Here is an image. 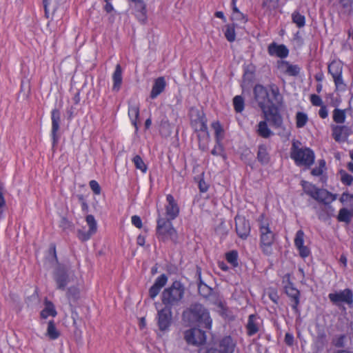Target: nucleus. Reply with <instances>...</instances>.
I'll list each match as a JSON object with an SVG mask.
<instances>
[{"instance_id":"f257e3e1","label":"nucleus","mask_w":353,"mask_h":353,"mask_svg":"<svg viewBox=\"0 0 353 353\" xmlns=\"http://www.w3.org/2000/svg\"><path fill=\"white\" fill-rule=\"evenodd\" d=\"M253 92L254 99L261 109L265 120L272 127L276 129L281 128L283 119L280 113V108L283 98L279 87L274 83L267 87L257 84L254 86Z\"/></svg>"},{"instance_id":"f03ea898","label":"nucleus","mask_w":353,"mask_h":353,"mask_svg":"<svg viewBox=\"0 0 353 353\" xmlns=\"http://www.w3.org/2000/svg\"><path fill=\"white\" fill-rule=\"evenodd\" d=\"M183 319L191 324H196L198 327L210 330L212 320L208 310L202 304L195 303L183 312Z\"/></svg>"},{"instance_id":"7ed1b4c3","label":"nucleus","mask_w":353,"mask_h":353,"mask_svg":"<svg viewBox=\"0 0 353 353\" xmlns=\"http://www.w3.org/2000/svg\"><path fill=\"white\" fill-rule=\"evenodd\" d=\"M185 290V286L181 281H174L163 290L161 294L162 303L171 308L179 306L183 299Z\"/></svg>"},{"instance_id":"20e7f679","label":"nucleus","mask_w":353,"mask_h":353,"mask_svg":"<svg viewBox=\"0 0 353 353\" xmlns=\"http://www.w3.org/2000/svg\"><path fill=\"white\" fill-rule=\"evenodd\" d=\"M172 219H165L159 214L156 235L159 241L163 242L171 241L174 243L178 242V234L172 225Z\"/></svg>"},{"instance_id":"39448f33","label":"nucleus","mask_w":353,"mask_h":353,"mask_svg":"<svg viewBox=\"0 0 353 353\" xmlns=\"http://www.w3.org/2000/svg\"><path fill=\"white\" fill-rule=\"evenodd\" d=\"M291 158L295 163L299 165L310 167L314 162V153L309 148H299L296 143H292L290 152Z\"/></svg>"},{"instance_id":"423d86ee","label":"nucleus","mask_w":353,"mask_h":353,"mask_svg":"<svg viewBox=\"0 0 353 353\" xmlns=\"http://www.w3.org/2000/svg\"><path fill=\"white\" fill-rule=\"evenodd\" d=\"M261 248L264 254L270 256L272 254V245L275 239L274 233L270 230L268 223H261L259 226Z\"/></svg>"},{"instance_id":"0eeeda50","label":"nucleus","mask_w":353,"mask_h":353,"mask_svg":"<svg viewBox=\"0 0 353 353\" xmlns=\"http://www.w3.org/2000/svg\"><path fill=\"white\" fill-rule=\"evenodd\" d=\"M234 345L230 336L223 338L219 344H209L199 349V353H232Z\"/></svg>"},{"instance_id":"6e6552de","label":"nucleus","mask_w":353,"mask_h":353,"mask_svg":"<svg viewBox=\"0 0 353 353\" xmlns=\"http://www.w3.org/2000/svg\"><path fill=\"white\" fill-rule=\"evenodd\" d=\"M328 298L333 305L341 307L344 304L353 307V292L349 288L336 291L328 294Z\"/></svg>"},{"instance_id":"1a4fd4ad","label":"nucleus","mask_w":353,"mask_h":353,"mask_svg":"<svg viewBox=\"0 0 353 353\" xmlns=\"http://www.w3.org/2000/svg\"><path fill=\"white\" fill-rule=\"evenodd\" d=\"M157 320L161 332L168 331L172 323V308L164 305L163 308L158 311Z\"/></svg>"},{"instance_id":"9d476101","label":"nucleus","mask_w":353,"mask_h":353,"mask_svg":"<svg viewBox=\"0 0 353 353\" xmlns=\"http://www.w3.org/2000/svg\"><path fill=\"white\" fill-rule=\"evenodd\" d=\"M184 339L188 344L199 345L205 343L206 334L201 327H194L184 332Z\"/></svg>"},{"instance_id":"9b49d317","label":"nucleus","mask_w":353,"mask_h":353,"mask_svg":"<svg viewBox=\"0 0 353 353\" xmlns=\"http://www.w3.org/2000/svg\"><path fill=\"white\" fill-rule=\"evenodd\" d=\"M235 230L238 236L245 240L250 234L251 226L250 221L244 216L236 215L234 218Z\"/></svg>"},{"instance_id":"f8f14e48","label":"nucleus","mask_w":353,"mask_h":353,"mask_svg":"<svg viewBox=\"0 0 353 353\" xmlns=\"http://www.w3.org/2000/svg\"><path fill=\"white\" fill-rule=\"evenodd\" d=\"M313 208L321 221L326 222L334 216L335 210L329 203L315 204Z\"/></svg>"},{"instance_id":"ddd939ff","label":"nucleus","mask_w":353,"mask_h":353,"mask_svg":"<svg viewBox=\"0 0 353 353\" xmlns=\"http://www.w3.org/2000/svg\"><path fill=\"white\" fill-rule=\"evenodd\" d=\"M332 136L338 143L345 142L348 137L352 134L351 127L347 125H332Z\"/></svg>"},{"instance_id":"4468645a","label":"nucleus","mask_w":353,"mask_h":353,"mask_svg":"<svg viewBox=\"0 0 353 353\" xmlns=\"http://www.w3.org/2000/svg\"><path fill=\"white\" fill-rule=\"evenodd\" d=\"M53 277L59 290H64L70 282L68 271L63 266H59L54 270Z\"/></svg>"},{"instance_id":"2eb2a0df","label":"nucleus","mask_w":353,"mask_h":353,"mask_svg":"<svg viewBox=\"0 0 353 353\" xmlns=\"http://www.w3.org/2000/svg\"><path fill=\"white\" fill-rule=\"evenodd\" d=\"M285 291L288 296L292 302V308L295 313L299 314L298 306L300 303V292L295 288L292 283H289L285 287Z\"/></svg>"},{"instance_id":"dca6fc26","label":"nucleus","mask_w":353,"mask_h":353,"mask_svg":"<svg viewBox=\"0 0 353 353\" xmlns=\"http://www.w3.org/2000/svg\"><path fill=\"white\" fill-rule=\"evenodd\" d=\"M167 205H165V219L174 220L179 214V207L172 194L166 196Z\"/></svg>"},{"instance_id":"f3484780","label":"nucleus","mask_w":353,"mask_h":353,"mask_svg":"<svg viewBox=\"0 0 353 353\" xmlns=\"http://www.w3.org/2000/svg\"><path fill=\"white\" fill-rule=\"evenodd\" d=\"M51 119H52V137L53 140V144H56L58 141L57 132L60 128L61 123V112L55 108L51 112Z\"/></svg>"},{"instance_id":"a211bd4d","label":"nucleus","mask_w":353,"mask_h":353,"mask_svg":"<svg viewBox=\"0 0 353 353\" xmlns=\"http://www.w3.org/2000/svg\"><path fill=\"white\" fill-rule=\"evenodd\" d=\"M268 52L270 56H276L281 59L285 58L289 54V50L285 45H278L274 42L269 45Z\"/></svg>"},{"instance_id":"6ab92c4d","label":"nucleus","mask_w":353,"mask_h":353,"mask_svg":"<svg viewBox=\"0 0 353 353\" xmlns=\"http://www.w3.org/2000/svg\"><path fill=\"white\" fill-rule=\"evenodd\" d=\"M168 281V276L165 274H162L157 277L154 283L149 289V296L154 299L159 293L160 290L164 287Z\"/></svg>"},{"instance_id":"aec40b11","label":"nucleus","mask_w":353,"mask_h":353,"mask_svg":"<svg viewBox=\"0 0 353 353\" xmlns=\"http://www.w3.org/2000/svg\"><path fill=\"white\" fill-rule=\"evenodd\" d=\"M313 199L318 201V203H329L331 204L336 199V194H334L325 189L319 188Z\"/></svg>"},{"instance_id":"412c9836","label":"nucleus","mask_w":353,"mask_h":353,"mask_svg":"<svg viewBox=\"0 0 353 353\" xmlns=\"http://www.w3.org/2000/svg\"><path fill=\"white\" fill-rule=\"evenodd\" d=\"M166 81L163 77H160L156 79L150 92V98L152 99L157 98L161 93L164 91Z\"/></svg>"},{"instance_id":"4be33fe9","label":"nucleus","mask_w":353,"mask_h":353,"mask_svg":"<svg viewBox=\"0 0 353 353\" xmlns=\"http://www.w3.org/2000/svg\"><path fill=\"white\" fill-rule=\"evenodd\" d=\"M196 274H198V279H199V283H198V291L201 296H203L204 298H208L212 292V289L210 288L208 285H207L205 283H204L201 279V268H197L196 269Z\"/></svg>"},{"instance_id":"5701e85b","label":"nucleus","mask_w":353,"mask_h":353,"mask_svg":"<svg viewBox=\"0 0 353 353\" xmlns=\"http://www.w3.org/2000/svg\"><path fill=\"white\" fill-rule=\"evenodd\" d=\"M259 317L256 314H250L248 316L246 325L247 334L250 336L254 335L259 331L257 320Z\"/></svg>"},{"instance_id":"b1692460","label":"nucleus","mask_w":353,"mask_h":353,"mask_svg":"<svg viewBox=\"0 0 353 353\" xmlns=\"http://www.w3.org/2000/svg\"><path fill=\"white\" fill-rule=\"evenodd\" d=\"M279 68H285V72L290 76H297L300 72V68L297 65H292L288 61H278Z\"/></svg>"},{"instance_id":"393cba45","label":"nucleus","mask_w":353,"mask_h":353,"mask_svg":"<svg viewBox=\"0 0 353 353\" xmlns=\"http://www.w3.org/2000/svg\"><path fill=\"white\" fill-rule=\"evenodd\" d=\"M256 158L262 165H267L270 162V157L266 145L261 144L259 145Z\"/></svg>"},{"instance_id":"a878e982","label":"nucleus","mask_w":353,"mask_h":353,"mask_svg":"<svg viewBox=\"0 0 353 353\" xmlns=\"http://www.w3.org/2000/svg\"><path fill=\"white\" fill-rule=\"evenodd\" d=\"M113 86L112 90L114 91H119L122 83V69L120 64H117L115 67V70L112 75Z\"/></svg>"},{"instance_id":"bb28decb","label":"nucleus","mask_w":353,"mask_h":353,"mask_svg":"<svg viewBox=\"0 0 353 353\" xmlns=\"http://www.w3.org/2000/svg\"><path fill=\"white\" fill-rule=\"evenodd\" d=\"M57 312L54 304L50 301H45V307L41 310L40 316L42 319H47L49 316H56Z\"/></svg>"},{"instance_id":"cd10ccee","label":"nucleus","mask_w":353,"mask_h":353,"mask_svg":"<svg viewBox=\"0 0 353 353\" xmlns=\"http://www.w3.org/2000/svg\"><path fill=\"white\" fill-rule=\"evenodd\" d=\"M327 343V336L325 333L323 331L319 332L314 341V347L316 352H321Z\"/></svg>"},{"instance_id":"c85d7f7f","label":"nucleus","mask_w":353,"mask_h":353,"mask_svg":"<svg viewBox=\"0 0 353 353\" xmlns=\"http://www.w3.org/2000/svg\"><path fill=\"white\" fill-rule=\"evenodd\" d=\"M257 134L265 139L269 138L273 134V132L268 126V121L265 120L261 121L258 124Z\"/></svg>"},{"instance_id":"c756f323","label":"nucleus","mask_w":353,"mask_h":353,"mask_svg":"<svg viewBox=\"0 0 353 353\" xmlns=\"http://www.w3.org/2000/svg\"><path fill=\"white\" fill-rule=\"evenodd\" d=\"M343 65L341 62L336 61H332L328 65V72L332 78L342 74Z\"/></svg>"},{"instance_id":"7c9ffc66","label":"nucleus","mask_w":353,"mask_h":353,"mask_svg":"<svg viewBox=\"0 0 353 353\" xmlns=\"http://www.w3.org/2000/svg\"><path fill=\"white\" fill-rule=\"evenodd\" d=\"M46 336L51 340H55L60 336V332L57 329L53 320L50 321L48 323Z\"/></svg>"},{"instance_id":"2f4dec72","label":"nucleus","mask_w":353,"mask_h":353,"mask_svg":"<svg viewBox=\"0 0 353 353\" xmlns=\"http://www.w3.org/2000/svg\"><path fill=\"white\" fill-rule=\"evenodd\" d=\"M190 117L191 119V123L200 121V120H207L203 111L196 108H190Z\"/></svg>"},{"instance_id":"473e14b6","label":"nucleus","mask_w":353,"mask_h":353,"mask_svg":"<svg viewBox=\"0 0 353 353\" xmlns=\"http://www.w3.org/2000/svg\"><path fill=\"white\" fill-rule=\"evenodd\" d=\"M135 3V9L137 17L139 19L144 21L145 19L146 8L143 0H130Z\"/></svg>"},{"instance_id":"72a5a7b5","label":"nucleus","mask_w":353,"mask_h":353,"mask_svg":"<svg viewBox=\"0 0 353 353\" xmlns=\"http://www.w3.org/2000/svg\"><path fill=\"white\" fill-rule=\"evenodd\" d=\"M66 296L69 300L70 304L71 305V302H77L80 298V290L76 286L70 287L66 292Z\"/></svg>"},{"instance_id":"f704fd0d","label":"nucleus","mask_w":353,"mask_h":353,"mask_svg":"<svg viewBox=\"0 0 353 353\" xmlns=\"http://www.w3.org/2000/svg\"><path fill=\"white\" fill-rule=\"evenodd\" d=\"M159 132L162 137H169L172 134V126L168 119L161 120L159 126Z\"/></svg>"},{"instance_id":"c9c22d12","label":"nucleus","mask_w":353,"mask_h":353,"mask_svg":"<svg viewBox=\"0 0 353 353\" xmlns=\"http://www.w3.org/2000/svg\"><path fill=\"white\" fill-rule=\"evenodd\" d=\"M128 115L133 125L137 128V121L139 116V107L137 105H131L128 108Z\"/></svg>"},{"instance_id":"e433bc0d","label":"nucleus","mask_w":353,"mask_h":353,"mask_svg":"<svg viewBox=\"0 0 353 353\" xmlns=\"http://www.w3.org/2000/svg\"><path fill=\"white\" fill-rule=\"evenodd\" d=\"M352 213L347 208H341L339 210V214L337 216V220L339 222H345L346 223H349L351 221Z\"/></svg>"},{"instance_id":"4c0bfd02","label":"nucleus","mask_w":353,"mask_h":353,"mask_svg":"<svg viewBox=\"0 0 353 353\" xmlns=\"http://www.w3.org/2000/svg\"><path fill=\"white\" fill-rule=\"evenodd\" d=\"M292 21L299 28H303L305 25V17L298 11H294L292 14Z\"/></svg>"},{"instance_id":"58836bf2","label":"nucleus","mask_w":353,"mask_h":353,"mask_svg":"<svg viewBox=\"0 0 353 353\" xmlns=\"http://www.w3.org/2000/svg\"><path fill=\"white\" fill-rule=\"evenodd\" d=\"M238 256L239 254L236 250H231L225 254V259L233 267L236 268L239 265Z\"/></svg>"},{"instance_id":"ea45409f","label":"nucleus","mask_w":353,"mask_h":353,"mask_svg":"<svg viewBox=\"0 0 353 353\" xmlns=\"http://www.w3.org/2000/svg\"><path fill=\"white\" fill-rule=\"evenodd\" d=\"M346 118L345 110L336 108L333 111V120L336 123H343Z\"/></svg>"},{"instance_id":"a19ab883","label":"nucleus","mask_w":353,"mask_h":353,"mask_svg":"<svg viewBox=\"0 0 353 353\" xmlns=\"http://www.w3.org/2000/svg\"><path fill=\"white\" fill-rule=\"evenodd\" d=\"M339 174L340 176V180L341 183L345 185H351L353 183V176L348 174L344 170H340L339 171Z\"/></svg>"},{"instance_id":"79ce46f5","label":"nucleus","mask_w":353,"mask_h":353,"mask_svg":"<svg viewBox=\"0 0 353 353\" xmlns=\"http://www.w3.org/2000/svg\"><path fill=\"white\" fill-rule=\"evenodd\" d=\"M224 34L229 42H233L236 38L234 24H228L225 26Z\"/></svg>"},{"instance_id":"37998d69","label":"nucleus","mask_w":353,"mask_h":353,"mask_svg":"<svg viewBox=\"0 0 353 353\" xmlns=\"http://www.w3.org/2000/svg\"><path fill=\"white\" fill-rule=\"evenodd\" d=\"M303 189L305 194L310 196L312 198L314 197L316 192L319 189L314 185L306 181H302Z\"/></svg>"},{"instance_id":"c03bdc74","label":"nucleus","mask_w":353,"mask_h":353,"mask_svg":"<svg viewBox=\"0 0 353 353\" xmlns=\"http://www.w3.org/2000/svg\"><path fill=\"white\" fill-rule=\"evenodd\" d=\"M233 105L236 112H241L244 110L245 106L243 98L240 95L235 96L233 99Z\"/></svg>"},{"instance_id":"a18cd8bd","label":"nucleus","mask_w":353,"mask_h":353,"mask_svg":"<svg viewBox=\"0 0 353 353\" xmlns=\"http://www.w3.org/2000/svg\"><path fill=\"white\" fill-rule=\"evenodd\" d=\"M296 127L303 128L306 125L307 122V115L304 112H299L296 113Z\"/></svg>"},{"instance_id":"49530a36","label":"nucleus","mask_w":353,"mask_h":353,"mask_svg":"<svg viewBox=\"0 0 353 353\" xmlns=\"http://www.w3.org/2000/svg\"><path fill=\"white\" fill-rule=\"evenodd\" d=\"M132 162L137 169L140 170L143 172H145L148 168L142 158L139 155H135L132 159Z\"/></svg>"},{"instance_id":"de8ad7c7","label":"nucleus","mask_w":353,"mask_h":353,"mask_svg":"<svg viewBox=\"0 0 353 353\" xmlns=\"http://www.w3.org/2000/svg\"><path fill=\"white\" fill-rule=\"evenodd\" d=\"M212 128L214 129L215 132V137L217 141L221 140L223 137V129L219 121H215L212 123Z\"/></svg>"},{"instance_id":"09e8293b","label":"nucleus","mask_w":353,"mask_h":353,"mask_svg":"<svg viewBox=\"0 0 353 353\" xmlns=\"http://www.w3.org/2000/svg\"><path fill=\"white\" fill-rule=\"evenodd\" d=\"M336 91L343 92L347 88V85L345 83L342 74L340 76L334 77L333 78Z\"/></svg>"},{"instance_id":"8fccbe9b","label":"nucleus","mask_w":353,"mask_h":353,"mask_svg":"<svg viewBox=\"0 0 353 353\" xmlns=\"http://www.w3.org/2000/svg\"><path fill=\"white\" fill-rule=\"evenodd\" d=\"M325 168V161L324 159L319 161V166L312 170L311 174L313 176H320L323 174V170Z\"/></svg>"},{"instance_id":"3c124183","label":"nucleus","mask_w":353,"mask_h":353,"mask_svg":"<svg viewBox=\"0 0 353 353\" xmlns=\"http://www.w3.org/2000/svg\"><path fill=\"white\" fill-rule=\"evenodd\" d=\"M195 131L207 132V120H200V121L191 123Z\"/></svg>"},{"instance_id":"603ef678","label":"nucleus","mask_w":353,"mask_h":353,"mask_svg":"<svg viewBox=\"0 0 353 353\" xmlns=\"http://www.w3.org/2000/svg\"><path fill=\"white\" fill-rule=\"evenodd\" d=\"M86 222L89 226V230H91V233H96L97 225L94 216L92 214L88 215L86 216Z\"/></svg>"},{"instance_id":"864d4df0","label":"nucleus","mask_w":353,"mask_h":353,"mask_svg":"<svg viewBox=\"0 0 353 353\" xmlns=\"http://www.w3.org/2000/svg\"><path fill=\"white\" fill-rule=\"evenodd\" d=\"M345 339V334H340L339 336H336L333 339L332 343L336 347H344Z\"/></svg>"},{"instance_id":"5fc2aeb1","label":"nucleus","mask_w":353,"mask_h":353,"mask_svg":"<svg viewBox=\"0 0 353 353\" xmlns=\"http://www.w3.org/2000/svg\"><path fill=\"white\" fill-rule=\"evenodd\" d=\"M304 236L305 234L303 230H299L296 232L294 239V245L296 248L303 245Z\"/></svg>"},{"instance_id":"6e6d98bb","label":"nucleus","mask_w":353,"mask_h":353,"mask_svg":"<svg viewBox=\"0 0 353 353\" xmlns=\"http://www.w3.org/2000/svg\"><path fill=\"white\" fill-rule=\"evenodd\" d=\"M94 233H91V230H88V231H84L82 230H79L77 232V236L79 239L82 241H86L88 239H90V237L94 234Z\"/></svg>"},{"instance_id":"4d7b16f0","label":"nucleus","mask_w":353,"mask_h":353,"mask_svg":"<svg viewBox=\"0 0 353 353\" xmlns=\"http://www.w3.org/2000/svg\"><path fill=\"white\" fill-rule=\"evenodd\" d=\"M49 254L50 255V258H49V261L52 263H57V256L56 253V245L54 243H51L49 248Z\"/></svg>"},{"instance_id":"13d9d810","label":"nucleus","mask_w":353,"mask_h":353,"mask_svg":"<svg viewBox=\"0 0 353 353\" xmlns=\"http://www.w3.org/2000/svg\"><path fill=\"white\" fill-rule=\"evenodd\" d=\"M279 0H262V7L268 9L277 7Z\"/></svg>"},{"instance_id":"bf43d9fd","label":"nucleus","mask_w":353,"mask_h":353,"mask_svg":"<svg viewBox=\"0 0 353 353\" xmlns=\"http://www.w3.org/2000/svg\"><path fill=\"white\" fill-rule=\"evenodd\" d=\"M89 185L91 190L95 194H99L101 193V187L97 181H90Z\"/></svg>"},{"instance_id":"052dcab7","label":"nucleus","mask_w":353,"mask_h":353,"mask_svg":"<svg viewBox=\"0 0 353 353\" xmlns=\"http://www.w3.org/2000/svg\"><path fill=\"white\" fill-rule=\"evenodd\" d=\"M59 226L64 230L68 229H71L72 228V224L70 221H69L65 217H62Z\"/></svg>"},{"instance_id":"680f3d73","label":"nucleus","mask_w":353,"mask_h":353,"mask_svg":"<svg viewBox=\"0 0 353 353\" xmlns=\"http://www.w3.org/2000/svg\"><path fill=\"white\" fill-rule=\"evenodd\" d=\"M310 101L314 106H321L323 105L321 98L315 94H311Z\"/></svg>"},{"instance_id":"e2e57ef3","label":"nucleus","mask_w":353,"mask_h":353,"mask_svg":"<svg viewBox=\"0 0 353 353\" xmlns=\"http://www.w3.org/2000/svg\"><path fill=\"white\" fill-rule=\"evenodd\" d=\"M232 19L235 21H240L245 23L247 19L243 13L237 12L236 13H232Z\"/></svg>"},{"instance_id":"0e129e2a","label":"nucleus","mask_w":353,"mask_h":353,"mask_svg":"<svg viewBox=\"0 0 353 353\" xmlns=\"http://www.w3.org/2000/svg\"><path fill=\"white\" fill-rule=\"evenodd\" d=\"M297 249L299 251L300 256L303 258L308 256L310 253L309 248L304 245L301 247H298Z\"/></svg>"},{"instance_id":"69168bd1","label":"nucleus","mask_w":353,"mask_h":353,"mask_svg":"<svg viewBox=\"0 0 353 353\" xmlns=\"http://www.w3.org/2000/svg\"><path fill=\"white\" fill-rule=\"evenodd\" d=\"M132 223L137 228L140 229L142 228V221L141 218L137 215H134L132 216Z\"/></svg>"},{"instance_id":"338daca9","label":"nucleus","mask_w":353,"mask_h":353,"mask_svg":"<svg viewBox=\"0 0 353 353\" xmlns=\"http://www.w3.org/2000/svg\"><path fill=\"white\" fill-rule=\"evenodd\" d=\"M320 107H321V108L319 111V114L320 117L322 119L327 118L328 116V111H327L326 106L324 105H322Z\"/></svg>"},{"instance_id":"774afa93","label":"nucleus","mask_w":353,"mask_h":353,"mask_svg":"<svg viewBox=\"0 0 353 353\" xmlns=\"http://www.w3.org/2000/svg\"><path fill=\"white\" fill-rule=\"evenodd\" d=\"M347 201H353V194H350L347 192L343 193L340 198V201L343 203Z\"/></svg>"}]
</instances>
